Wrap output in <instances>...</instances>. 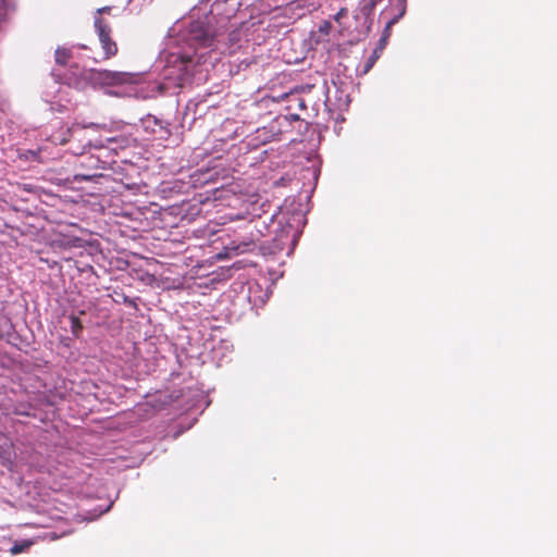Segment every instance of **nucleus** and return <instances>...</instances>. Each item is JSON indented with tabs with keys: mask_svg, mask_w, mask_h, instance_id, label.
Wrapping results in <instances>:
<instances>
[{
	"mask_svg": "<svg viewBox=\"0 0 557 557\" xmlns=\"http://www.w3.org/2000/svg\"><path fill=\"white\" fill-rule=\"evenodd\" d=\"M95 28L103 51L102 60H110L117 54V44L111 37V27L102 17H96Z\"/></svg>",
	"mask_w": 557,
	"mask_h": 557,
	"instance_id": "nucleus-5",
	"label": "nucleus"
},
{
	"mask_svg": "<svg viewBox=\"0 0 557 557\" xmlns=\"http://www.w3.org/2000/svg\"><path fill=\"white\" fill-rule=\"evenodd\" d=\"M246 268H250V270L253 271V273H246V276L251 277L255 273L258 274V277L246 282V284L249 285L248 300L253 304L265 301V299L269 298L270 283L273 281L269 267L261 263L259 260L246 258Z\"/></svg>",
	"mask_w": 557,
	"mask_h": 557,
	"instance_id": "nucleus-2",
	"label": "nucleus"
},
{
	"mask_svg": "<svg viewBox=\"0 0 557 557\" xmlns=\"http://www.w3.org/2000/svg\"><path fill=\"white\" fill-rule=\"evenodd\" d=\"M110 11H111L110 7H103V8L98 9L97 13L102 14V13H109Z\"/></svg>",
	"mask_w": 557,
	"mask_h": 557,
	"instance_id": "nucleus-13",
	"label": "nucleus"
},
{
	"mask_svg": "<svg viewBox=\"0 0 557 557\" xmlns=\"http://www.w3.org/2000/svg\"><path fill=\"white\" fill-rule=\"evenodd\" d=\"M397 2H398V5L400 7V12H399V14L397 16L393 17L392 20H389L386 23L383 36L379 40L377 47L373 50L372 54L369 57V59L367 60V62L364 64V69H363V73L364 74L368 73L373 67V65L375 64V62L380 58L383 49L385 48L386 39L389 36L391 27L394 24H396L398 18L401 17L405 14V11H406V0H397Z\"/></svg>",
	"mask_w": 557,
	"mask_h": 557,
	"instance_id": "nucleus-6",
	"label": "nucleus"
},
{
	"mask_svg": "<svg viewBox=\"0 0 557 557\" xmlns=\"http://www.w3.org/2000/svg\"><path fill=\"white\" fill-rule=\"evenodd\" d=\"M274 218L271 205L260 195L253 194L246 198V253L258 249L263 262H267L268 256L283 249L277 240L270 237Z\"/></svg>",
	"mask_w": 557,
	"mask_h": 557,
	"instance_id": "nucleus-1",
	"label": "nucleus"
},
{
	"mask_svg": "<svg viewBox=\"0 0 557 557\" xmlns=\"http://www.w3.org/2000/svg\"><path fill=\"white\" fill-rule=\"evenodd\" d=\"M282 120L287 121V116H277L276 119L272 120L268 126L257 128L256 135L250 139L249 145L257 147L258 145H264L275 139L282 133Z\"/></svg>",
	"mask_w": 557,
	"mask_h": 557,
	"instance_id": "nucleus-7",
	"label": "nucleus"
},
{
	"mask_svg": "<svg viewBox=\"0 0 557 557\" xmlns=\"http://www.w3.org/2000/svg\"><path fill=\"white\" fill-rule=\"evenodd\" d=\"M72 58L71 50L67 48H58L54 53L55 62L59 65H66Z\"/></svg>",
	"mask_w": 557,
	"mask_h": 557,
	"instance_id": "nucleus-9",
	"label": "nucleus"
},
{
	"mask_svg": "<svg viewBox=\"0 0 557 557\" xmlns=\"http://www.w3.org/2000/svg\"><path fill=\"white\" fill-rule=\"evenodd\" d=\"M143 124L146 131H151L157 134L160 133L161 137H169L171 135L170 129L163 124V121L156 117L154 115L148 114L145 119H143Z\"/></svg>",
	"mask_w": 557,
	"mask_h": 557,
	"instance_id": "nucleus-8",
	"label": "nucleus"
},
{
	"mask_svg": "<svg viewBox=\"0 0 557 557\" xmlns=\"http://www.w3.org/2000/svg\"><path fill=\"white\" fill-rule=\"evenodd\" d=\"M94 78L107 86L133 85L140 82V75L137 73L109 70L97 71Z\"/></svg>",
	"mask_w": 557,
	"mask_h": 557,
	"instance_id": "nucleus-4",
	"label": "nucleus"
},
{
	"mask_svg": "<svg viewBox=\"0 0 557 557\" xmlns=\"http://www.w3.org/2000/svg\"><path fill=\"white\" fill-rule=\"evenodd\" d=\"M34 545V541L24 540L22 542H15L13 546L10 548V553L12 555H18L21 553L27 552Z\"/></svg>",
	"mask_w": 557,
	"mask_h": 557,
	"instance_id": "nucleus-10",
	"label": "nucleus"
},
{
	"mask_svg": "<svg viewBox=\"0 0 557 557\" xmlns=\"http://www.w3.org/2000/svg\"><path fill=\"white\" fill-rule=\"evenodd\" d=\"M286 116H287V121H286V122H288V121H289V119H290V120H298V119H299V117H298V115H296V114H290L289 116H288V115H286ZM283 122H285V121H284V120H282V123H283Z\"/></svg>",
	"mask_w": 557,
	"mask_h": 557,
	"instance_id": "nucleus-14",
	"label": "nucleus"
},
{
	"mask_svg": "<svg viewBox=\"0 0 557 557\" xmlns=\"http://www.w3.org/2000/svg\"><path fill=\"white\" fill-rule=\"evenodd\" d=\"M212 20L213 17L203 16L191 22L188 30L189 40L201 47L211 46L216 35Z\"/></svg>",
	"mask_w": 557,
	"mask_h": 557,
	"instance_id": "nucleus-3",
	"label": "nucleus"
},
{
	"mask_svg": "<svg viewBox=\"0 0 557 557\" xmlns=\"http://www.w3.org/2000/svg\"><path fill=\"white\" fill-rule=\"evenodd\" d=\"M70 322H71V332L75 337H78L81 332L83 331V324L78 317L76 315H70Z\"/></svg>",
	"mask_w": 557,
	"mask_h": 557,
	"instance_id": "nucleus-11",
	"label": "nucleus"
},
{
	"mask_svg": "<svg viewBox=\"0 0 557 557\" xmlns=\"http://www.w3.org/2000/svg\"><path fill=\"white\" fill-rule=\"evenodd\" d=\"M180 60L183 64H188L193 61V58L189 55H181Z\"/></svg>",
	"mask_w": 557,
	"mask_h": 557,
	"instance_id": "nucleus-12",
	"label": "nucleus"
}]
</instances>
